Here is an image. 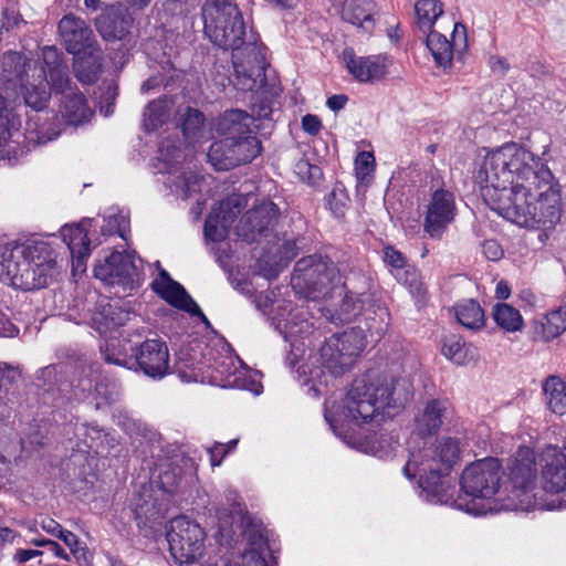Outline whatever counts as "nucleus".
Segmentation results:
<instances>
[{"instance_id": "obj_2", "label": "nucleus", "mask_w": 566, "mask_h": 566, "mask_svg": "<svg viewBox=\"0 0 566 566\" xmlns=\"http://www.w3.org/2000/svg\"><path fill=\"white\" fill-rule=\"evenodd\" d=\"M399 407L395 392V380L388 377L364 375L356 378L339 403L326 401L324 417L333 431L344 441L366 453L381 455L391 448V436L354 438L348 434L352 426L379 424L390 418Z\"/></svg>"}, {"instance_id": "obj_10", "label": "nucleus", "mask_w": 566, "mask_h": 566, "mask_svg": "<svg viewBox=\"0 0 566 566\" xmlns=\"http://www.w3.org/2000/svg\"><path fill=\"white\" fill-rule=\"evenodd\" d=\"M292 281L305 289L306 297L316 301L327 297L342 283V277L334 262L311 255L297 261Z\"/></svg>"}, {"instance_id": "obj_8", "label": "nucleus", "mask_w": 566, "mask_h": 566, "mask_svg": "<svg viewBox=\"0 0 566 566\" xmlns=\"http://www.w3.org/2000/svg\"><path fill=\"white\" fill-rule=\"evenodd\" d=\"M502 476V467L497 459L485 458L469 464L462 472L460 485L464 492V496H453V500H460L462 503L475 505L478 512H469L473 515L485 513V509L481 506L476 500L491 499L500 488Z\"/></svg>"}, {"instance_id": "obj_61", "label": "nucleus", "mask_w": 566, "mask_h": 566, "mask_svg": "<svg viewBox=\"0 0 566 566\" xmlns=\"http://www.w3.org/2000/svg\"><path fill=\"white\" fill-rule=\"evenodd\" d=\"M18 332V328L0 312V337H13Z\"/></svg>"}, {"instance_id": "obj_11", "label": "nucleus", "mask_w": 566, "mask_h": 566, "mask_svg": "<svg viewBox=\"0 0 566 566\" xmlns=\"http://www.w3.org/2000/svg\"><path fill=\"white\" fill-rule=\"evenodd\" d=\"M205 532L193 521L178 516L170 521L167 531L169 551L178 564L193 563L203 553Z\"/></svg>"}, {"instance_id": "obj_40", "label": "nucleus", "mask_w": 566, "mask_h": 566, "mask_svg": "<svg viewBox=\"0 0 566 566\" xmlns=\"http://www.w3.org/2000/svg\"><path fill=\"white\" fill-rule=\"evenodd\" d=\"M168 118V104L164 99L151 101L144 112V127L147 132L159 128Z\"/></svg>"}, {"instance_id": "obj_31", "label": "nucleus", "mask_w": 566, "mask_h": 566, "mask_svg": "<svg viewBox=\"0 0 566 566\" xmlns=\"http://www.w3.org/2000/svg\"><path fill=\"white\" fill-rule=\"evenodd\" d=\"M475 347L467 343L462 337L451 335L446 337L441 347V354L451 363L464 366L475 358Z\"/></svg>"}, {"instance_id": "obj_50", "label": "nucleus", "mask_w": 566, "mask_h": 566, "mask_svg": "<svg viewBox=\"0 0 566 566\" xmlns=\"http://www.w3.org/2000/svg\"><path fill=\"white\" fill-rule=\"evenodd\" d=\"M203 122L205 117L202 113L197 109L189 108L182 122V132L185 137L187 139L195 137L202 127Z\"/></svg>"}, {"instance_id": "obj_38", "label": "nucleus", "mask_w": 566, "mask_h": 566, "mask_svg": "<svg viewBox=\"0 0 566 566\" xmlns=\"http://www.w3.org/2000/svg\"><path fill=\"white\" fill-rule=\"evenodd\" d=\"M61 237L71 253H86L90 250L86 222L73 226H64L61 229Z\"/></svg>"}, {"instance_id": "obj_63", "label": "nucleus", "mask_w": 566, "mask_h": 566, "mask_svg": "<svg viewBox=\"0 0 566 566\" xmlns=\"http://www.w3.org/2000/svg\"><path fill=\"white\" fill-rule=\"evenodd\" d=\"M347 101H348V98H347L346 95L339 94V95L331 96L327 99L326 104H327L329 109H332L334 112H337V111H339V109L345 107Z\"/></svg>"}, {"instance_id": "obj_7", "label": "nucleus", "mask_w": 566, "mask_h": 566, "mask_svg": "<svg viewBox=\"0 0 566 566\" xmlns=\"http://www.w3.org/2000/svg\"><path fill=\"white\" fill-rule=\"evenodd\" d=\"M232 51L233 74L228 78L237 90L249 92L259 90L265 83L266 61L264 48L251 30Z\"/></svg>"}, {"instance_id": "obj_5", "label": "nucleus", "mask_w": 566, "mask_h": 566, "mask_svg": "<svg viewBox=\"0 0 566 566\" xmlns=\"http://www.w3.org/2000/svg\"><path fill=\"white\" fill-rule=\"evenodd\" d=\"M0 91L15 113V99H11L10 91L19 88L27 106L42 111L50 99L49 83L45 81V69L40 60L28 59L20 52H6L0 62Z\"/></svg>"}, {"instance_id": "obj_53", "label": "nucleus", "mask_w": 566, "mask_h": 566, "mask_svg": "<svg viewBox=\"0 0 566 566\" xmlns=\"http://www.w3.org/2000/svg\"><path fill=\"white\" fill-rule=\"evenodd\" d=\"M384 261L392 268V273L400 271L407 265L403 254L392 247L384 249Z\"/></svg>"}, {"instance_id": "obj_37", "label": "nucleus", "mask_w": 566, "mask_h": 566, "mask_svg": "<svg viewBox=\"0 0 566 566\" xmlns=\"http://www.w3.org/2000/svg\"><path fill=\"white\" fill-rule=\"evenodd\" d=\"M492 317L499 327L509 333L520 332L524 327V321L520 311L506 303L495 304Z\"/></svg>"}, {"instance_id": "obj_47", "label": "nucleus", "mask_w": 566, "mask_h": 566, "mask_svg": "<svg viewBox=\"0 0 566 566\" xmlns=\"http://www.w3.org/2000/svg\"><path fill=\"white\" fill-rule=\"evenodd\" d=\"M398 282L408 285L411 293L421 296L424 293L422 283L418 280L416 270L412 266L406 265L398 272H394Z\"/></svg>"}, {"instance_id": "obj_58", "label": "nucleus", "mask_w": 566, "mask_h": 566, "mask_svg": "<svg viewBox=\"0 0 566 566\" xmlns=\"http://www.w3.org/2000/svg\"><path fill=\"white\" fill-rule=\"evenodd\" d=\"M81 429L84 430V434L91 439V442H86L88 448L98 449L102 444V438H107V433H104L103 430L98 429L96 426L85 427L83 426Z\"/></svg>"}, {"instance_id": "obj_14", "label": "nucleus", "mask_w": 566, "mask_h": 566, "mask_svg": "<svg viewBox=\"0 0 566 566\" xmlns=\"http://www.w3.org/2000/svg\"><path fill=\"white\" fill-rule=\"evenodd\" d=\"M426 34V44L436 63L442 67L451 66L454 54L461 55L468 48L467 28L462 23H454L451 40L437 30H429Z\"/></svg>"}, {"instance_id": "obj_64", "label": "nucleus", "mask_w": 566, "mask_h": 566, "mask_svg": "<svg viewBox=\"0 0 566 566\" xmlns=\"http://www.w3.org/2000/svg\"><path fill=\"white\" fill-rule=\"evenodd\" d=\"M14 370L6 363L0 364V386L10 382L13 378Z\"/></svg>"}, {"instance_id": "obj_16", "label": "nucleus", "mask_w": 566, "mask_h": 566, "mask_svg": "<svg viewBox=\"0 0 566 566\" xmlns=\"http://www.w3.org/2000/svg\"><path fill=\"white\" fill-rule=\"evenodd\" d=\"M245 205L247 200L241 195H231L221 200L206 219L205 237L213 242L226 239L229 229Z\"/></svg>"}, {"instance_id": "obj_44", "label": "nucleus", "mask_w": 566, "mask_h": 566, "mask_svg": "<svg viewBox=\"0 0 566 566\" xmlns=\"http://www.w3.org/2000/svg\"><path fill=\"white\" fill-rule=\"evenodd\" d=\"M294 172L302 181L311 186H316L323 178V171L321 167L312 165L306 159H300L295 164Z\"/></svg>"}, {"instance_id": "obj_9", "label": "nucleus", "mask_w": 566, "mask_h": 566, "mask_svg": "<svg viewBox=\"0 0 566 566\" xmlns=\"http://www.w3.org/2000/svg\"><path fill=\"white\" fill-rule=\"evenodd\" d=\"M366 347L363 328L352 327L327 338L318 352L321 366L333 377L348 371Z\"/></svg>"}, {"instance_id": "obj_62", "label": "nucleus", "mask_w": 566, "mask_h": 566, "mask_svg": "<svg viewBox=\"0 0 566 566\" xmlns=\"http://www.w3.org/2000/svg\"><path fill=\"white\" fill-rule=\"evenodd\" d=\"M41 527L44 532H46L48 534H51L55 537L59 536V534L61 533V531L63 528L56 521H54L53 518H49V517L42 520Z\"/></svg>"}, {"instance_id": "obj_32", "label": "nucleus", "mask_w": 566, "mask_h": 566, "mask_svg": "<svg viewBox=\"0 0 566 566\" xmlns=\"http://www.w3.org/2000/svg\"><path fill=\"white\" fill-rule=\"evenodd\" d=\"M542 389L548 409L559 416L566 413V382L558 376H548Z\"/></svg>"}, {"instance_id": "obj_30", "label": "nucleus", "mask_w": 566, "mask_h": 566, "mask_svg": "<svg viewBox=\"0 0 566 566\" xmlns=\"http://www.w3.org/2000/svg\"><path fill=\"white\" fill-rule=\"evenodd\" d=\"M61 114L69 125L78 126L90 122L94 113L87 105L84 95L73 92L65 94Z\"/></svg>"}, {"instance_id": "obj_60", "label": "nucleus", "mask_w": 566, "mask_h": 566, "mask_svg": "<svg viewBox=\"0 0 566 566\" xmlns=\"http://www.w3.org/2000/svg\"><path fill=\"white\" fill-rule=\"evenodd\" d=\"M21 24H25V21L21 18V15L11 10L4 12V20L2 23V28H6L7 30L20 28Z\"/></svg>"}, {"instance_id": "obj_27", "label": "nucleus", "mask_w": 566, "mask_h": 566, "mask_svg": "<svg viewBox=\"0 0 566 566\" xmlns=\"http://www.w3.org/2000/svg\"><path fill=\"white\" fill-rule=\"evenodd\" d=\"M104 54L98 43L74 55V73L83 84L95 83L103 72Z\"/></svg>"}, {"instance_id": "obj_36", "label": "nucleus", "mask_w": 566, "mask_h": 566, "mask_svg": "<svg viewBox=\"0 0 566 566\" xmlns=\"http://www.w3.org/2000/svg\"><path fill=\"white\" fill-rule=\"evenodd\" d=\"M458 322L469 329H480L484 326V312L474 300H465L455 305Z\"/></svg>"}, {"instance_id": "obj_19", "label": "nucleus", "mask_w": 566, "mask_h": 566, "mask_svg": "<svg viewBox=\"0 0 566 566\" xmlns=\"http://www.w3.org/2000/svg\"><path fill=\"white\" fill-rule=\"evenodd\" d=\"M57 29L61 43L70 54L78 55L84 50L97 44L92 28L75 14L64 15L60 20Z\"/></svg>"}, {"instance_id": "obj_18", "label": "nucleus", "mask_w": 566, "mask_h": 566, "mask_svg": "<svg viewBox=\"0 0 566 566\" xmlns=\"http://www.w3.org/2000/svg\"><path fill=\"white\" fill-rule=\"evenodd\" d=\"M151 287L170 305L189 313L191 316H198L207 326L210 325L198 304L178 282L170 277L166 270H159L158 276L151 283Z\"/></svg>"}, {"instance_id": "obj_12", "label": "nucleus", "mask_w": 566, "mask_h": 566, "mask_svg": "<svg viewBox=\"0 0 566 566\" xmlns=\"http://www.w3.org/2000/svg\"><path fill=\"white\" fill-rule=\"evenodd\" d=\"M457 206L454 195L446 189H437L430 197L423 218V231L431 239L440 240L454 221Z\"/></svg>"}, {"instance_id": "obj_55", "label": "nucleus", "mask_w": 566, "mask_h": 566, "mask_svg": "<svg viewBox=\"0 0 566 566\" xmlns=\"http://www.w3.org/2000/svg\"><path fill=\"white\" fill-rule=\"evenodd\" d=\"M378 312L379 323H377L375 318H370V322L368 323V331L371 335L376 334L378 337H380L388 331L389 313L386 308L382 307H379Z\"/></svg>"}, {"instance_id": "obj_46", "label": "nucleus", "mask_w": 566, "mask_h": 566, "mask_svg": "<svg viewBox=\"0 0 566 566\" xmlns=\"http://www.w3.org/2000/svg\"><path fill=\"white\" fill-rule=\"evenodd\" d=\"M348 201V195L340 186H335L327 197V206L337 218L345 214Z\"/></svg>"}, {"instance_id": "obj_20", "label": "nucleus", "mask_w": 566, "mask_h": 566, "mask_svg": "<svg viewBox=\"0 0 566 566\" xmlns=\"http://www.w3.org/2000/svg\"><path fill=\"white\" fill-rule=\"evenodd\" d=\"M41 64L45 69V81L51 88L57 93H73L71 88V78L69 66L64 60L63 53L55 46H44L41 53Z\"/></svg>"}, {"instance_id": "obj_4", "label": "nucleus", "mask_w": 566, "mask_h": 566, "mask_svg": "<svg viewBox=\"0 0 566 566\" xmlns=\"http://www.w3.org/2000/svg\"><path fill=\"white\" fill-rule=\"evenodd\" d=\"M60 273L56 253L45 241L27 240L0 247V279L15 289L46 287Z\"/></svg>"}, {"instance_id": "obj_35", "label": "nucleus", "mask_w": 566, "mask_h": 566, "mask_svg": "<svg viewBox=\"0 0 566 566\" xmlns=\"http://www.w3.org/2000/svg\"><path fill=\"white\" fill-rule=\"evenodd\" d=\"M235 167L252 161L261 153V143L253 135L231 138Z\"/></svg>"}, {"instance_id": "obj_51", "label": "nucleus", "mask_w": 566, "mask_h": 566, "mask_svg": "<svg viewBox=\"0 0 566 566\" xmlns=\"http://www.w3.org/2000/svg\"><path fill=\"white\" fill-rule=\"evenodd\" d=\"M361 302L355 300L352 295H345L338 312L336 313V319L340 322H347L354 318L356 315L360 313Z\"/></svg>"}, {"instance_id": "obj_48", "label": "nucleus", "mask_w": 566, "mask_h": 566, "mask_svg": "<svg viewBox=\"0 0 566 566\" xmlns=\"http://www.w3.org/2000/svg\"><path fill=\"white\" fill-rule=\"evenodd\" d=\"M200 177L193 171H184L175 180L177 189H180L184 197L188 198L200 189Z\"/></svg>"}, {"instance_id": "obj_56", "label": "nucleus", "mask_w": 566, "mask_h": 566, "mask_svg": "<svg viewBox=\"0 0 566 566\" xmlns=\"http://www.w3.org/2000/svg\"><path fill=\"white\" fill-rule=\"evenodd\" d=\"M482 253L490 261H499L504 251L502 247L495 240H485L482 243Z\"/></svg>"}, {"instance_id": "obj_21", "label": "nucleus", "mask_w": 566, "mask_h": 566, "mask_svg": "<svg viewBox=\"0 0 566 566\" xmlns=\"http://www.w3.org/2000/svg\"><path fill=\"white\" fill-rule=\"evenodd\" d=\"M133 22L126 8L112 7L96 19V29L105 41H120L128 35Z\"/></svg>"}, {"instance_id": "obj_28", "label": "nucleus", "mask_w": 566, "mask_h": 566, "mask_svg": "<svg viewBox=\"0 0 566 566\" xmlns=\"http://www.w3.org/2000/svg\"><path fill=\"white\" fill-rule=\"evenodd\" d=\"M376 3L373 0H346L343 4L344 21L370 34L375 28Z\"/></svg>"}, {"instance_id": "obj_49", "label": "nucleus", "mask_w": 566, "mask_h": 566, "mask_svg": "<svg viewBox=\"0 0 566 566\" xmlns=\"http://www.w3.org/2000/svg\"><path fill=\"white\" fill-rule=\"evenodd\" d=\"M105 221L106 224L102 228L104 234L111 235L113 233H118L120 238L127 240L125 231L128 224V219L123 212L109 213L105 218Z\"/></svg>"}, {"instance_id": "obj_1", "label": "nucleus", "mask_w": 566, "mask_h": 566, "mask_svg": "<svg viewBox=\"0 0 566 566\" xmlns=\"http://www.w3.org/2000/svg\"><path fill=\"white\" fill-rule=\"evenodd\" d=\"M484 202L520 227H551L560 217L553 175L539 157L511 142L489 150L476 174Z\"/></svg>"}, {"instance_id": "obj_57", "label": "nucleus", "mask_w": 566, "mask_h": 566, "mask_svg": "<svg viewBox=\"0 0 566 566\" xmlns=\"http://www.w3.org/2000/svg\"><path fill=\"white\" fill-rule=\"evenodd\" d=\"M208 453L210 455L211 465L219 467L229 453V449H227L224 443L216 442L212 447L208 448Z\"/></svg>"}, {"instance_id": "obj_45", "label": "nucleus", "mask_w": 566, "mask_h": 566, "mask_svg": "<svg viewBox=\"0 0 566 566\" xmlns=\"http://www.w3.org/2000/svg\"><path fill=\"white\" fill-rule=\"evenodd\" d=\"M43 552L35 548H17L11 557L12 566H42Z\"/></svg>"}, {"instance_id": "obj_15", "label": "nucleus", "mask_w": 566, "mask_h": 566, "mask_svg": "<svg viewBox=\"0 0 566 566\" xmlns=\"http://www.w3.org/2000/svg\"><path fill=\"white\" fill-rule=\"evenodd\" d=\"M133 369L142 370L146 376L163 378L169 370V352L165 342L146 339L136 348H132Z\"/></svg>"}, {"instance_id": "obj_41", "label": "nucleus", "mask_w": 566, "mask_h": 566, "mask_svg": "<svg viewBox=\"0 0 566 566\" xmlns=\"http://www.w3.org/2000/svg\"><path fill=\"white\" fill-rule=\"evenodd\" d=\"M543 337L546 340L559 336L566 331V310H556L548 313L542 323Z\"/></svg>"}, {"instance_id": "obj_42", "label": "nucleus", "mask_w": 566, "mask_h": 566, "mask_svg": "<svg viewBox=\"0 0 566 566\" xmlns=\"http://www.w3.org/2000/svg\"><path fill=\"white\" fill-rule=\"evenodd\" d=\"M375 171V157L369 151H360L355 159V175L357 180L368 186Z\"/></svg>"}, {"instance_id": "obj_24", "label": "nucleus", "mask_w": 566, "mask_h": 566, "mask_svg": "<svg viewBox=\"0 0 566 566\" xmlns=\"http://www.w3.org/2000/svg\"><path fill=\"white\" fill-rule=\"evenodd\" d=\"M21 122L18 114L13 113V108L8 101L0 95V159L10 157L15 153L19 140Z\"/></svg>"}, {"instance_id": "obj_43", "label": "nucleus", "mask_w": 566, "mask_h": 566, "mask_svg": "<svg viewBox=\"0 0 566 566\" xmlns=\"http://www.w3.org/2000/svg\"><path fill=\"white\" fill-rule=\"evenodd\" d=\"M101 350L108 364L133 369V355H127L114 342L106 343Z\"/></svg>"}, {"instance_id": "obj_17", "label": "nucleus", "mask_w": 566, "mask_h": 566, "mask_svg": "<svg viewBox=\"0 0 566 566\" xmlns=\"http://www.w3.org/2000/svg\"><path fill=\"white\" fill-rule=\"evenodd\" d=\"M94 275L106 284L125 287H133L138 279L137 266L132 256L120 252H113L103 262H98L94 268Z\"/></svg>"}, {"instance_id": "obj_29", "label": "nucleus", "mask_w": 566, "mask_h": 566, "mask_svg": "<svg viewBox=\"0 0 566 566\" xmlns=\"http://www.w3.org/2000/svg\"><path fill=\"white\" fill-rule=\"evenodd\" d=\"M254 123L252 115L241 109L226 112L218 122L217 130L224 138H234L252 135L251 126Z\"/></svg>"}, {"instance_id": "obj_52", "label": "nucleus", "mask_w": 566, "mask_h": 566, "mask_svg": "<svg viewBox=\"0 0 566 566\" xmlns=\"http://www.w3.org/2000/svg\"><path fill=\"white\" fill-rule=\"evenodd\" d=\"M160 159L168 166V172L174 174L175 168L174 165L179 163L182 159V151L176 146H169L163 144L160 146Z\"/></svg>"}, {"instance_id": "obj_54", "label": "nucleus", "mask_w": 566, "mask_h": 566, "mask_svg": "<svg viewBox=\"0 0 566 566\" xmlns=\"http://www.w3.org/2000/svg\"><path fill=\"white\" fill-rule=\"evenodd\" d=\"M57 538L64 542V544L71 549V553L76 557L81 558L85 555V549L82 547L77 536L71 531L62 528Z\"/></svg>"}, {"instance_id": "obj_13", "label": "nucleus", "mask_w": 566, "mask_h": 566, "mask_svg": "<svg viewBox=\"0 0 566 566\" xmlns=\"http://www.w3.org/2000/svg\"><path fill=\"white\" fill-rule=\"evenodd\" d=\"M280 217V209L270 200L254 205L241 218L237 232L247 242H254L262 235H268Z\"/></svg>"}, {"instance_id": "obj_3", "label": "nucleus", "mask_w": 566, "mask_h": 566, "mask_svg": "<svg viewBox=\"0 0 566 566\" xmlns=\"http://www.w3.org/2000/svg\"><path fill=\"white\" fill-rule=\"evenodd\" d=\"M459 440L444 437L431 444H423L409 451V458L402 469L408 479L418 478L424 500L432 504L449 505L464 512H478L473 504L453 500L455 486L451 482V471L460 459Z\"/></svg>"}, {"instance_id": "obj_6", "label": "nucleus", "mask_w": 566, "mask_h": 566, "mask_svg": "<svg viewBox=\"0 0 566 566\" xmlns=\"http://www.w3.org/2000/svg\"><path fill=\"white\" fill-rule=\"evenodd\" d=\"M201 15L205 34L223 50L238 48L248 34L242 13L231 0H207Z\"/></svg>"}, {"instance_id": "obj_39", "label": "nucleus", "mask_w": 566, "mask_h": 566, "mask_svg": "<svg viewBox=\"0 0 566 566\" xmlns=\"http://www.w3.org/2000/svg\"><path fill=\"white\" fill-rule=\"evenodd\" d=\"M231 150V138L214 142L207 154L208 160L217 170H230L235 167Z\"/></svg>"}, {"instance_id": "obj_59", "label": "nucleus", "mask_w": 566, "mask_h": 566, "mask_svg": "<svg viewBox=\"0 0 566 566\" xmlns=\"http://www.w3.org/2000/svg\"><path fill=\"white\" fill-rule=\"evenodd\" d=\"M302 127L306 133L316 135L322 128V123L317 116L307 114L302 119Z\"/></svg>"}, {"instance_id": "obj_23", "label": "nucleus", "mask_w": 566, "mask_h": 566, "mask_svg": "<svg viewBox=\"0 0 566 566\" xmlns=\"http://www.w3.org/2000/svg\"><path fill=\"white\" fill-rule=\"evenodd\" d=\"M510 480L515 489L527 492L533 489L536 479L534 452L522 447L517 450L510 463Z\"/></svg>"}, {"instance_id": "obj_26", "label": "nucleus", "mask_w": 566, "mask_h": 566, "mask_svg": "<svg viewBox=\"0 0 566 566\" xmlns=\"http://www.w3.org/2000/svg\"><path fill=\"white\" fill-rule=\"evenodd\" d=\"M543 486L547 492L559 493L566 489V447L564 451L549 448L545 454Z\"/></svg>"}, {"instance_id": "obj_25", "label": "nucleus", "mask_w": 566, "mask_h": 566, "mask_svg": "<svg viewBox=\"0 0 566 566\" xmlns=\"http://www.w3.org/2000/svg\"><path fill=\"white\" fill-rule=\"evenodd\" d=\"M448 402L439 399L429 400L419 410L413 420V432L420 437L431 436L439 431L448 417Z\"/></svg>"}, {"instance_id": "obj_33", "label": "nucleus", "mask_w": 566, "mask_h": 566, "mask_svg": "<svg viewBox=\"0 0 566 566\" xmlns=\"http://www.w3.org/2000/svg\"><path fill=\"white\" fill-rule=\"evenodd\" d=\"M77 324L87 323L99 334H106L112 328L123 324L120 313H116V310L111 304L99 305L98 308L91 315L90 321L81 318L76 322Z\"/></svg>"}, {"instance_id": "obj_22", "label": "nucleus", "mask_w": 566, "mask_h": 566, "mask_svg": "<svg viewBox=\"0 0 566 566\" xmlns=\"http://www.w3.org/2000/svg\"><path fill=\"white\" fill-rule=\"evenodd\" d=\"M343 59L348 72L359 82L379 81L387 72L385 57L380 55L356 56L353 50H345Z\"/></svg>"}, {"instance_id": "obj_34", "label": "nucleus", "mask_w": 566, "mask_h": 566, "mask_svg": "<svg viewBox=\"0 0 566 566\" xmlns=\"http://www.w3.org/2000/svg\"><path fill=\"white\" fill-rule=\"evenodd\" d=\"M415 14L417 27L422 33H427L443 14V4L439 0H417Z\"/></svg>"}]
</instances>
